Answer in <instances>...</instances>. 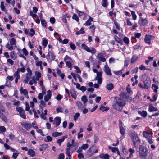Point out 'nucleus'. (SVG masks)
I'll return each instance as SVG.
<instances>
[{"label":"nucleus","instance_id":"obj_3","mask_svg":"<svg viewBox=\"0 0 159 159\" xmlns=\"http://www.w3.org/2000/svg\"><path fill=\"white\" fill-rule=\"evenodd\" d=\"M16 40L14 38H12L10 40V43H8L6 44V47L9 50L12 51L14 49L13 46H16Z\"/></svg>","mask_w":159,"mask_h":159},{"label":"nucleus","instance_id":"obj_7","mask_svg":"<svg viewBox=\"0 0 159 159\" xmlns=\"http://www.w3.org/2000/svg\"><path fill=\"white\" fill-rule=\"evenodd\" d=\"M55 58V56L54 54L51 52H49L46 55V59L49 62L51 61L54 60Z\"/></svg>","mask_w":159,"mask_h":159},{"label":"nucleus","instance_id":"obj_18","mask_svg":"<svg viewBox=\"0 0 159 159\" xmlns=\"http://www.w3.org/2000/svg\"><path fill=\"white\" fill-rule=\"evenodd\" d=\"M61 120V119L60 117H56L54 119L53 124L56 125V127H57L60 125Z\"/></svg>","mask_w":159,"mask_h":159},{"label":"nucleus","instance_id":"obj_13","mask_svg":"<svg viewBox=\"0 0 159 159\" xmlns=\"http://www.w3.org/2000/svg\"><path fill=\"white\" fill-rule=\"evenodd\" d=\"M148 23V20L146 18H141L139 21V24L141 26L146 25Z\"/></svg>","mask_w":159,"mask_h":159},{"label":"nucleus","instance_id":"obj_41","mask_svg":"<svg viewBox=\"0 0 159 159\" xmlns=\"http://www.w3.org/2000/svg\"><path fill=\"white\" fill-rule=\"evenodd\" d=\"M84 29L83 28H81L80 30L76 32L75 33L76 35H79L80 34H83L85 33V31L84 30Z\"/></svg>","mask_w":159,"mask_h":159},{"label":"nucleus","instance_id":"obj_22","mask_svg":"<svg viewBox=\"0 0 159 159\" xmlns=\"http://www.w3.org/2000/svg\"><path fill=\"white\" fill-rule=\"evenodd\" d=\"M20 93L25 95L27 98H29L27 91L26 89H23L22 87L20 88Z\"/></svg>","mask_w":159,"mask_h":159},{"label":"nucleus","instance_id":"obj_12","mask_svg":"<svg viewBox=\"0 0 159 159\" xmlns=\"http://www.w3.org/2000/svg\"><path fill=\"white\" fill-rule=\"evenodd\" d=\"M103 70L107 75L110 76L111 75V70L107 64L104 66Z\"/></svg>","mask_w":159,"mask_h":159},{"label":"nucleus","instance_id":"obj_39","mask_svg":"<svg viewBox=\"0 0 159 159\" xmlns=\"http://www.w3.org/2000/svg\"><path fill=\"white\" fill-rule=\"evenodd\" d=\"M131 12L132 19L135 20L137 19V15H136L135 12L134 11H130Z\"/></svg>","mask_w":159,"mask_h":159},{"label":"nucleus","instance_id":"obj_10","mask_svg":"<svg viewBox=\"0 0 159 159\" xmlns=\"http://www.w3.org/2000/svg\"><path fill=\"white\" fill-rule=\"evenodd\" d=\"M145 85V89H148L151 86V80L149 78L143 81Z\"/></svg>","mask_w":159,"mask_h":159},{"label":"nucleus","instance_id":"obj_23","mask_svg":"<svg viewBox=\"0 0 159 159\" xmlns=\"http://www.w3.org/2000/svg\"><path fill=\"white\" fill-rule=\"evenodd\" d=\"M99 157L100 158L104 159H109L110 156L107 154H104L101 153L99 155Z\"/></svg>","mask_w":159,"mask_h":159},{"label":"nucleus","instance_id":"obj_27","mask_svg":"<svg viewBox=\"0 0 159 159\" xmlns=\"http://www.w3.org/2000/svg\"><path fill=\"white\" fill-rule=\"evenodd\" d=\"M157 109L152 104H150L149 105V111L150 112L156 111Z\"/></svg>","mask_w":159,"mask_h":159},{"label":"nucleus","instance_id":"obj_38","mask_svg":"<svg viewBox=\"0 0 159 159\" xmlns=\"http://www.w3.org/2000/svg\"><path fill=\"white\" fill-rule=\"evenodd\" d=\"M65 140V137H62L61 139H59L57 141V143L60 146H61V143L63 142Z\"/></svg>","mask_w":159,"mask_h":159},{"label":"nucleus","instance_id":"obj_44","mask_svg":"<svg viewBox=\"0 0 159 159\" xmlns=\"http://www.w3.org/2000/svg\"><path fill=\"white\" fill-rule=\"evenodd\" d=\"M48 43V41L47 39L45 38H44L43 39L42 41V45L44 46V48H45L47 46Z\"/></svg>","mask_w":159,"mask_h":159},{"label":"nucleus","instance_id":"obj_58","mask_svg":"<svg viewBox=\"0 0 159 159\" xmlns=\"http://www.w3.org/2000/svg\"><path fill=\"white\" fill-rule=\"evenodd\" d=\"M26 70L28 72V73L26 74V75L31 76L32 74V71L29 68H27Z\"/></svg>","mask_w":159,"mask_h":159},{"label":"nucleus","instance_id":"obj_64","mask_svg":"<svg viewBox=\"0 0 159 159\" xmlns=\"http://www.w3.org/2000/svg\"><path fill=\"white\" fill-rule=\"evenodd\" d=\"M148 141L150 144H152L153 143V139L151 137H149L147 139Z\"/></svg>","mask_w":159,"mask_h":159},{"label":"nucleus","instance_id":"obj_26","mask_svg":"<svg viewBox=\"0 0 159 159\" xmlns=\"http://www.w3.org/2000/svg\"><path fill=\"white\" fill-rule=\"evenodd\" d=\"M93 21V19L91 17H89L88 20L85 22L84 25L86 26H89L91 24V22Z\"/></svg>","mask_w":159,"mask_h":159},{"label":"nucleus","instance_id":"obj_4","mask_svg":"<svg viewBox=\"0 0 159 159\" xmlns=\"http://www.w3.org/2000/svg\"><path fill=\"white\" fill-rule=\"evenodd\" d=\"M93 70L94 72L97 73L96 76L95 78L96 80L98 81V82L99 84H101L102 81V72H98L96 69L94 68Z\"/></svg>","mask_w":159,"mask_h":159},{"label":"nucleus","instance_id":"obj_45","mask_svg":"<svg viewBox=\"0 0 159 159\" xmlns=\"http://www.w3.org/2000/svg\"><path fill=\"white\" fill-rule=\"evenodd\" d=\"M95 27L94 25H92L89 27V29L91 30V32L93 34H94L95 31Z\"/></svg>","mask_w":159,"mask_h":159},{"label":"nucleus","instance_id":"obj_40","mask_svg":"<svg viewBox=\"0 0 159 159\" xmlns=\"http://www.w3.org/2000/svg\"><path fill=\"white\" fill-rule=\"evenodd\" d=\"M123 41L126 45H128L129 43V39L126 36L123 38Z\"/></svg>","mask_w":159,"mask_h":159},{"label":"nucleus","instance_id":"obj_14","mask_svg":"<svg viewBox=\"0 0 159 159\" xmlns=\"http://www.w3.org/2000/svg\"><path fill=\"white\" fill-rule=\"evenodd\" d=\"M112 106L114 109L119 111H121L123 109V108L120 106L116 102L113 104Z\"/></svg>","mask_w":159,"mask_h":159},{"label":"nucleus","instance_id":"obj_16","mask_svg":"<svg viewBox=\"0 0 159 159\" xmlns=\"http://www.w3.org/2000/svg\"><path fill=\"white\" fill-rule=\"evenodd\" d=\"M47 93L44 97V100L45 102H47L51 98L52 93L50 90H48L47 92Z\"/></svg>","mask_w":159,"mask_h":159},{"label":"nucleus","instance_id":"obj_5","mask_svg":"<svg viewBox=\"0 0 159 159\" xmlns=\"http://www.w3.org/2000/svg\"><path fill=\"white\" fill-rule=\"evenodd\" d=\"M81 47L83 49L88 52L91 53L93 55L94 54L96 51V49L94 48H89L86 44L84 43L81 45Z\"/></svg>","mask_w":159,"mask_h":159},{"label":"nucleus","instance_id":"obj_36","mask_svg":"<svg viewBox=\"0 0 159 159\" xmlns=\"http://www.w3.org/2000/svg\"><path fill=\"white\" fill-rule=\"evenodd\" d=\"M114 38L115 41L118 43H122V40L121 38H119L117 35H115L114 36Z\"/></svg>","mask_w":159,"mask_h":159},{"label":"nucleus","instance_id":"obj_52","mask_svg":"<svg viewBox=\"0 0 159 159\" xmlns=\"http://www.w3.org/2000/svg\"><path fill=\"white\" fill-rule=\"evenodd\" d=\"M123 68L121 70L117 71H114L113 72L116 74L117 75H121L123 73Z\"/></svg>","mask_w":159,"mask_h":159},{"label":"nucleus","instance_id":"obj_30","mask_svg":"<svg viewBox=\"0 0 159 159\" xmlns=\"http://www.w3.org/2000/svg\"><path fill=\"white\" fill-rule=\"evenodd\" d=\"M138 114L140 115L142 117H145L147 116V112L145 111H139L138 112Z\"/></svg>","mask_w":159,"mask_h":159},{"label":"nucleus","instance_id":"obj_43","mask_svg":"<svg viewBox=\"0 0 159 159\" xmlns=\"http://www.w3.org/2000/svg\"><path fill=\"white\" fill-rule=\"evenodd\" d=\"M52 138L49 136H47L46 138L44 139V141L46 142H51L52 140Z\"/></svg>","mask_w":159,"mask_h":159},{"label":"nucleus","instance_id":"obj_19","mask_svg":"<svg viewBox=\"0 0 159 159\" xmlns=\"http://www.w3.org/2000/svg\"><path fill=\"white\" fill-rule=\"evenodd\" d=\"M97 57L99 60L98 61L99 63L100 62V61L105 62L106 61L104 55L102 53H98L97 54Z\"/></svg>","mask_w":159,"mask_h":159},{"label":"nucleus","instance_id":"obj_25","mask_svg":"<svg viewBox=\"0 0 159 159\" xmlns=\"http://www.w3.org/2000/svg\"><path fill=\"white\" fill-rule=\"evenodd\" d=\"M10 56L11 58L14 60L17 58V55L14 51H11L10 53Z\"/></svg>","mask_w":159,"mask_h":159},{"label":"nucleus","instance_id":"obj_57","mask_svg":"<svg viewBox=\"0 0 159 159\" xmlns=\"http://www.w3.org/2000/svg\"><path fill=\"white\" fill-rule=\"evenodd\" d=\"M102 2V6L105 7H107L108 5L107 0H103Z\"/></svg>","mask_w":159,"mask_h":159},{"label":"nucleus","instance_id":"obj_34","mask_svg":"<svg viewBox=\"0 0 159 159\" xmlns=\"http://www.w3.org/2000/svg\"><path fill=\"white\" fill-rule=\"evenodd\" d=\"M0 117L2 120L5 122H7L8 121V120L7 118L3 115V113H1L0 112Z\"/></svg>","mask_w":159,"mask_h":159},{"label":"nucleus","instance_id":"obj_6","mask_svg":"<svg viewBox=\"0 0 159 159\" xmlns=\"http://www.w3.org/2000/svg\"><path fill=\"white\" fill-rule=\"evenodd\" d=\"M17 111L19 112L20 116L24 119L26 118L25 114V111L22 108L19 107H16Z\"/></svg>","mask_w":159,"mask_h":159},{"label":"nucleus","instance_id":"obj_9","mask_svg":"<svg viewBox=\"0 0 159 159\" xmlns=\"http://www.w3.org/2000/svg\"><path fill=\"white\" fill-rule=\"evenodd\" d=\"M18 53L20 57H21V55H23L24 54L25 56H27L28 54V52L25 48H24L22 50L18 48Z\"/></svg>","mask_w":159,"mask_h":159},{"label":"nucleus","instance_id":"obj_11","mask_svg":"<svg viewBox=\"0 0 159 159\" xmlns=\"http://www.w3.org/2000/svg\"><path fill=\"white\" fill-rule=\"evenodd\" d=\"M122 124L123 123L122 121L121 120H120L119 121V127L120 132L122 136H124L125 134V129L123 127Z\"/></svg>","mask_w":159,"mask_h":159},{"label":"nucleus","instance_id":"obj_54","mask_svg":"<svg viewBox=\"0 0 159 159\" xmlns=\"http://www.w3.org/2000/svg\"><path fill=\"white\" fill-rule=\"evenodd\" d=\"M0 7L1 10L3 11H5V7L4 5L3 2L1 1L0 3Z\"/></svg>","mask_w":159,"mask_h":159},{"label":"nucleus","instance_id":"obj_15","mask_svg":"<svg viewBox=\"0 0 159 159\" xmlns=\"http://www.w3.org/2000/svg\"><path fill=\"white\" fill-rule=\"evenodd\" d=\"M153 133L152 131L150 130H147V131H144L143 132V135L144 137L147 139L149 137V135H152Z\"/></svg>","mask_w":159,"mask_h":159},{"label":"nucleus","instance_id":"obj_51","mask_svg":"<svg viewBox=\"0 0 159 159\" xmlns=\"http://www.w3.org/2000/svg\"><path fill=\"white\" fill-rule=\"evenodd\" d=\"M19 154V152L18 151H17V152H14L12 155V157L14 159H16L18 156Z\"/></svg>","mask_w":159,"mask_h":159},{"label":"nucleus","instance_id":"obj_48","mask_svg":"<svg viewBox=\"0 0 159 159\" xmlns=\"http://www.w3.org/2000/svg\"><path fill=\"white\" fill-rule=\"evenodd\" d=\"M70 16H66L64 15L62 16V20L63 22L65 23H67V20L66 19V18H69Z\"/></svg>","mask_w":159,"mask_h":159},{"label":"nucleus","instance_id":"obj_53","mask_svg":"<svg viewBox=\"0 0 159 159\" xmlns=\"http://www.w3.org/2000/svg\"><path fill=\"white\" fill-rule=\"evenodd\" d=\"M30 32L29 33V35L32 37L34 35V34H35V31L32 28L30 29Z\"/></svg>","mask_w":159,"mask_h":159},{"label":"nucleus","instance_id":"obj_37","mask_svg":"<svg viewBox=\"0 0 159 159\" xmlns=\"http://www.w3.org/2000/svg\"><path fill=\"white\" fill-rule=\"evenodd\" d=\"M138 58V56H137L135 55H133L131 59V62L132 63H134L137 60Z\"/></svg>","mask_w":159,"mask_h":159},{"label":"nucleus","instance_id":"obj_2","mask_svg":"<svg viewBox=\"0 0 159 159\" xmlns=\"http://www.w3.org/2000/svg\"><path fill=\"white\" fill-rule=\"evenodd\" d=\"M138 152L139 156L145 157L148 153V150L143 145H140L139 148Z\"/></svg>","mask_w":159,"mask_h":159},{"label":"nucleus","instance_id":"obj_50","mask_svg":"<svg viewBox=\"0 0 159 159\" xmlns=\"http://www.w3.org/2000/svg\"><path fill=\"white\" fill-rule=\"evenodd\" d=\"M70 93L72 97L75 99L76 98V95L75 91L74 90H72L70 91Z\"/></svg>","mask_w":159,"mask_h":159},{"label":"nucleus","instance_id":"obj_55","mask_svg":"<svg viewBox=\"0 0 159 159\" xmlns=\"http://www.w3.org/2000/svg\"><path fill=\"white\" fill-rule=\"evenodd\" d=\"M81 100L84 103H86L87 102V99L85 96H83L81 98Z\"/></svg>","mask_w":159,"mask_h":159},{"label":"nucleus","instance_id":"obj_24","mask_svg":"<svg viewBox=\"0 0 159 159\" xmlns=\"http://www.w3.org/2000/svg\"><path fill=\"white\" fill-rule=\"evenodd\" d=\"M27 154L32 157H33L35 156V152L33 149H30L28 150Z\"/></svg>","mask_w":159,"mask_h":159},{"label":"nucleus","instance_id":"obj_17","mask_svg":"<svg viewBox=\"0 0 159 159\" xmlns=\"http://www.w3.org/2000/svg\"><path fill=\"white\" fill-rule=\"evenodd\" d=\"M116 102L123 108L125 105V102L122 99L118 98L116 99Z\"/></svg>","mask_w":159,"mask_h":159},{"label":"nucleus","instance_id":"obj_21","mask_svg":"<svg viewBox=\"0 0 159 159\" xmlns=\"http://www.w3.org/2000/svg\"><path fill=\"white\" fill-rule=\"evenodd\" d=\"M94 148L93 147H91L89 150L87 151V155L89 157H90L92 156L94 154Z\"/></svg>","mask_w":159,"mask_h":159},{"label":"nucleus","instance_id":"obj_62","mask_svg":"<svg viewBox=\"0 0 159 159\" xmlns=\"http://www.w3.org/2000/svg\"><path fill=\"white\" fill-rule=\"evenodd\" d=\"M36 131L38 133L40 134L42 136H44V135L41 129L37 128L36 129Z\"/></svg>","mask_w":159,"mask_h":159},{"label":"nucleus","instance_id":"obj_32","mask_svg":"<svg viewBox=\"0 0 159 159\" xmlns=\"http://www.w3.org/2000/svg\"><path fill=\"white\" fill-rule=\"evenodd\" d=\"M35 79H36L37 80H39L40 78L41 77V73L39 72L36 71L35 73Z\"/></svg>","mask_w":159,"mask_h":159},{"label":"nucleus","instance_id":"obj_20","mask_svg":"<svg viewBox=\"0 0 159 159\" xmlns=\"http://www.w3.org/2000/svg\"><path fill=\"white\" fill-rule=\"evenodd\" d=\"M21 125L27 130H30L32 127V125L31 124L25 122L22 123Z\"/></svg>","mask_w":159,"mask_h":159},{"label":"nucleus","instance_id":"obj_29","mask_svg":"<svg viewBox=\"0 0 159 159\" xmlns=\"http://www.w3.org/2000/svg\"><path fill=\"white\" fill-rule=\"evenodd\" d=\"M106 87L108 90H111L113 89L114 85L112 83H109L107 84Z\"/></svg>","mask_w":159,"mask_h":159},{"label":"nucleus","instance_id":"obj_49","mask_svg":"<svg viewBox=\"0 0 159 159\" xmlns=\"http://www.w3.org/2000/svg\"><path fill=\"white\" fill-rule=\"evenodd\" d=\"M80 113H76L74 116V120L76 121L78 119V118L80 116Z\"/></svg>","mask_w":159,"mask_h":159},{"label":"nucleus","instance_id":"obj_1","mask_svg":"<svg viewBox=\"0 0 159 159\" xmlns=\"http://www.w3.org/2000/svg\"><path fill=\"white\" fill-rule=\"evenodd\" d=\"M130 137L134 147H137L140 143L141 140L135 132H132L130 134Z\"/></svg>","mask_w":159,"mask_h":159},{"label":"nucleus","instance_id":"obj_28","mask_svg":"<svg viewBox=\"0 0 159 159\" xmlns=\"http://www.w3.org/2000/svg\"><path fill=\"white\" fill-rule=\"evenodd\" d=\"M48 146L47 144H44L41 145L39 148V150L40 151H43L45 150Z\"/></svg>","mask_w":159,"mask_h":159},{"label":"nucleus","instance_id":"obj_31","mask_svg":"<svg viewBox=\"0 0 159 159\" xmlns=\"http://www.w3.org/2000/svg\"><path fill=\"white\" fill-rule=\"evenodd\" d=\"M129 151L130 153L129 157L130 158H131L133 157V154L135 152V150L134 149L130 148L129 149Z\"/></svg>","mask_w":159,"mask_h":159},{"label":"nucleus","instance_id":"obj_33","mask_svg":"<svg viewBox=\"0 0 159 159\" xmlns=\"http://www.w3.org/2000/svg\"><path fill=\"white\" fill-rule=\"evenodd\" d=\"M37 102V99L35 98H34L33 99V101L30 102V107L31 108H33L34 106V102L36 103Z\"/></svg>","mask_w":159,"mask_h":159},{"label":"nucleus","instance_id":"obj_42","mask_svg":"<svg viewBox=\"0 0 159 159\" xmlns=\"http://www.w3.org/2000/svg\"><path fill=\"white\" fill-rule=\"evenodd\" d=\"M62 134L61 132H54L52 134V136L54 137H56L58 136L61 135Z\"/></svg>","mask_w":159,"mask_h":159},{"label":"nucleus","instance_id":"obj_60","mask_svg":"<svg viewBox=\"0 0 159 159\" xmlns=\"http://www.w3.org/2000/svg\"><path fill=\"white\" fill-rule=\"evenodd\" d=\"M70 149L69 148H67L66 149V154L69 158H70L71 155L70 154Z\"/></svg>","mask_w":159,"mask_h":159},{"label":"nucleus","instance_id":"obj_61","mask_svg":"<svg viewBox=\"0 0 159 159\" xmlns=\"http://www.w3.org/2000/svg\"><path fill=\"white\" fill-rule=\"evenodd\" d=\"M72 18L73 19L75 20L76 21L78 22L79 20V19L78 18V16H77L75 14H74L72 16Z\"/></svg>","mask_w":159,"mask_h":159},{"label":"nucleus","instance_id":"obj_47","mask_svg":"<svg viewBox=\"0 0 159 159\" xmlns=\"http://www.w3.org/2000/svg\"><path fill=\"white\" fill-rule=\"evenodd\" d=\"M63 109L60 106H57L56 108V111L57 113L63 112Z\"/></svg>","mask_w":159,"mask_h":159},{"label":"nucleus","instance_id":"obj_59","mask_svg":"<svg viewBox=\"0 0 159 159\" xmlns=\"http://www.w3.org/2000/svg\"><path fill=\"white\" fill-rule=\"evenodd\" d=\"M76 105L80 109H81L82 108V105L81 103L80 102H76Z\"/></svg>","mask_w":159,"mask_h":159},{"label":"nucleus","instance_id":"obj_56","mask_svg":"<svg viewBox=\"0 0 159 159\" xmlns=\"http://www.w3.org/2000/svg\"><path fill=\"white\" fill-rule=\"evenodd\" d=\"M149 77L146 74H144L141 77V80L143 81L146 80L149 78Z\"/></svg>","mask_w":159,"mask_h":159},{"label":"nucleus","instance_id":"obj_63","mask_svg":"<svg viewBox=\"0 0 159 159\" xmlns=\"http://www.w3.org/2000/svg\"><path fill=\"white\" fill-rule=\"evenodd\" d=\"M88 145L87 144H83L81 146L83 150H85L88 148Z\"/></svg>","mask_w":159,"mask_h":159},{"label":"nucleus","instance_id":"obj_46","mask_svg":"<svg viewBox=\"0 0 159 159\" xmlns=\"http://www.w3.org/2000/svg\"><path fill=\"white\" fill-rule=\"evenodd\" d=\"M152 88L155 92L157 93V89H158V87L155 84H153L152 86Z\"/></svg>","mask_w":159,"mask_h":159},{"label":"nucleus","instance_id":"obj_35","mask_svg":"<svg viewBox=\"0 0 159 159\" xmlns=\"http://www.w3.org/2000/svg\"><path fill=\"white\" fill-rule=\"evenodd\" d=\"M109 108L107 107H105L102 105H101L100 108V110L102 111V112L106 111L108 110Z\"/></svg>","mask_w":159,"mask_h":159},{"label":"nucleus","instance_id":"obj_8","mask_svg":"<svg viewBox=\"0 0 159 159\" xmlns=\"http://www.w3.org/2000/svg\"><path fill=\"white\" fill-rule=\"evenodd\" d=\"M153 38V37L151 35H146L144 38V41L146 43L150 45L151 44V40Z\"/></svg>","mask_w":159,"mask_h":159}]
</instances>
